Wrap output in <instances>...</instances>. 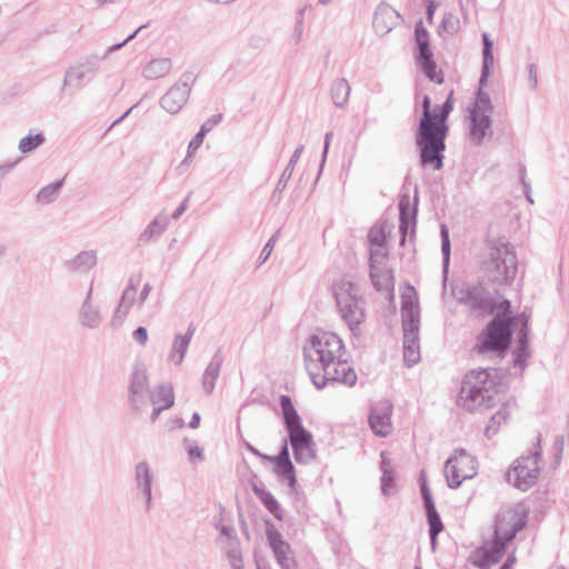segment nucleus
I'll return each mask as SVG.
<instances>
[{"label":"nucleus","instance_id":"f257e3e1","mask_svg":"<svg viewBox=\"0 0 569 569\" xmlns=\"http://www.w3.org/2000/svg\"><path fill=\"white\" fill-rule=\"evenodd\" d=\"M452 96V89L440 87L431 90L423 99L417 143L421 149L423 166L433 170L442 166L441 151L448 131L447 118L453 108Z\"/></svg>","mask_w":569,"mask_h":569},{"label":"nucleus","instance_id":"f03ea898","mask_svg":"<svg viewBox=\"0 0 569 569\" xmlns=\"http://www.w3.org/2000/svg\"><path fill=\"white\" fill-rule=\"evenodd\" d=\"M505 388L496 369L472 370L465 376L458 400L468 410L492 408L502 402Z\"/></svg>","mask_w":569,"mask_h":569},{"label":"nucleus","instance_id":"7ed1b4c3","mask_svg":"<svg viewBox=\"0 0 569 569\" xmlns=\"http://www.w3.org/2000/svg\"><path fill=\"white\" fill-rule=\"evenodd\" d=\"M280 406L296 460L302 463L311 461L316 457L311 433L302 427L289 396H281Z\"/></svg>","mask_w":569,"mask_h":569},{"label":"nucleus","instance_id":"20e7f679","mask_svg":"<svg viewBox=\"0 0 569 569\" xmlns=\"http://www.w3.org/2000/svg\"><path fill=\"white\" fill-rule=\"evenodd\" d=\"M341 348V341L333 333L313 336L305 348V365L310 377L320 376V369L339 358Z\"/></svg>","mask_w":569,"mask_h":569},{"label":"nucleus","instance_id":"39448f33","mask_svg":"<svg viewBox=\"0 0 569 569\" xmlns=\"http://www.w3.org/2000/svg\"><path fill=\"white\" fill-rule=\"evenodd\" d=\"M541 445L538 437L533 445V452L516 459L507 471V480L515 488L526 491L533 487L541 473Z\"/></svg>","mask_w":569,"mask_h":569},{"label":"nucleus","instance_id":"423d86ee","mask_svg":"<svg viewBox=\"0 0 569 569\" xmlns=\"http://www.w3.org/2000/svg\"><path fill=\"white\" fill-rule=\"evenodd\" d=\"M335 295L342 318L351 330H356L366 319L358 287L341 280L335 286Z\"/></svg>","mask_w":569,"mask_h":569},{"label":"nucleus","instance_id":"0eeeda50","mask_svg":"<svg viewBox=\"0 0 569 569\" xmlns=\"http://www.w3.org/2000/svg\"><path fill=\"white\" fill-rule=\"evenodd\" d=\"M483 270L499 284L513 280L517 273L515 252L507 244L490 247L488 258L483 261Z\"/></svg>","mask_w":569,"mask_h":569},{"label":"nucleus","instance_id":"6e6552de","mask_svg":"<svg viewBox=\"0 0 569 569\" xmlns=\"http://www.w3.org/2000/svg\"><path fill=\"white\" fill-rule=\"evenodd\" d=\"M527 516V510L521 506L500 510L495 518L493 531L490 537L508 546L517 532L526 526Z\"/></svg>","mask_w":569,"mask_h":569},{"label":"nucleus","instance_id":"1a4fd4ad","mask_svg":"<svg viewBox=\"0 0 569 569\" xmlns=\"http://www.w3.org/2000/svg\"><path fill=\"white\" fill-rule=\"evenodd\" d=\"M493 110L489 97L479 91L475 103L469 110L468 137L475 143H480L491 127L490 114Z\"/></svg>","mask_w":569,"mask_h":569},{"label":"nucleus","instance_id":"9d476101","mask_svg":"<svg viewBox=\"0 0 569 569\" xmlns=\"http://www.w3.org/2000/svg\"><path fill=\"white\" fill-rule=\"evenodd\" d=\"M476 459L463 450L456 451L445 467L446 477L451 488L459 487L463 481L477 475Z\"/></svg>","mask_w":569,"mask_h":569},{"label":"nucleus","instance_id":"9b49d317","mask_svg":"<svg viewBox=\"0 0 569 569\" xmlns=\"http://www.w3.org/2000/svg\"><path fill=\"white\" fill-rule=\"evenodd\" d=\"M511 323L507 319H492L483 333V339L478 347L479 352L495 351L502 353L510 345Z\"/></svg>","mask_w":569,"mask_h":569},{"label":"nucleus","instance_id":"f8f14e48","mask_svg":"<svg viewBox=\"0 0 569 569\" xmlns=\"http://www.w3.org/2000/svg\"><path fill=\"white\" fill-rule=\"evenodd\" d=\"M320 376L310 377L317 388H322L328 381L352 387L357 382V373L349 362L337 358L319 370Z\"/></svg>","mask_w":569,"mask_h":569},{"label":"nucleus","instance_id":"ddd939ff","mask_svg":"<svg viewBox=\"0 0 569 569\" xmlns=\"http://www.w3.org/2000/svg\"><path fill=\"white\" fill-rule=\"evenodd\" d=\"M507 546L491 537L477 548L469 557V561L479 569H490L505 556Z\"/></svg>","mask_w":569,"mask_h":569},{"label":"nucleus","instance_id":"4468645a","mask_svg":"<svg viewBox=\"0 0 569 569\" xmlns=\"http://www.w3.org/2000/svg\"><path fill=\"white\" fill-rule=\"evenodd\" d=\"M393 406L389 401L376 403L369 413L368 421L371 430L378 437H388L393 430Z\"/></svg>","mask_w":569,"mask_h":569},{"label":"nucleus","instance_id":"2eb2a0df","mask_svg":"<svg viewBox=\"0 0 569 569\" xmlns=\"http://www.w3.org/2000/svg\"><path fill=\"white\" fill-rule=\"evenodd\" d=\"M191 76L172 86L161 99V106L170 113H177L184 106L190 93Z\"/></svg>","mask_w":569,"mask_h":569},{"label":"nucleus","instance_id":"dca6fc26","mask_svg":"<svg viewBox=\"0 0 569 569\" xmlns=\"http://www.w3.org/2000/svg\"><path fill=\"white\" fill-rule=\"evenodd\" d=\"M371 280L377 290L389 291L393 288V274L388 267V254L370 257Z\"/></svg>","mask_w":569,"mask_h":569},{"label":"nucleus","instance_id":"f3484780","mask_svg":"<svg viewBox=\"0 0 569 569\" xmlns=\"http://www.w3.org/2000/svg\"><path fill=\"white\" fill-rule=\"evenodd\" d=\"M266 460H268L273 466V472L277 475L278 479L281 481H288V485L293 489L296 487V473L293 465L289 457V450L287 445L282 448L281 452L278 456H266Z\"/></svg>","mask_w":569,"mask_h":569},{"label":"nucleus","instance_id":"a211bd4d","mask_svg":"<svg viewBox=\"0 0 569 569\" xmlns=\"http://www.w3.org/2000/svg\"><path fill=\"white\" fill-rule=\"evenodd\" d=\"M400 16L390 6H380L373 17V28L379 34H387L399 24Z\"/></svg>","mask_w":569,"mask_h":569},{"label":"nucleus","instance_id":"6ab92c4d","mask_svg":"<svg viewBox=\"0 0 569 569\" xmlns=\"http://www.w3.org/2000/svg\"><path fill=\"white\" fill-rule=\"evenodd\" d=\"M491 299L481 288H472L465 299V305L472 317L480 318L489 312Z\"/></svg>","mask_w":569,"mask_h":569},{"label":"nucleus","instance_id":"aec40b11","mask_svg":"<svg viewBox=\"0 0 569 569\" xmlns=\"http://www.w3.org/2000/svg\"><path fill=\"white\" fill-rule=\"evenodd\" d=\"M251 489L259 498L261 503L267 508V510L274 516V518L281 520L282 519V509L277 501V499L262 487H259L257 482H251Z\"/></svg>","mask_w":569,"mask_h":569},{"label":"nucleus","instance_id":"412c9836","mask_svg":"<svg viewBox=\"0 0 569 569\" xmlns=\"http://www.w3.org/2000/svg\"><path fill=\"white\" fill-rule=\"evenodd\" d=\"M172 62L169 58H159L151 60L143 70V74L148 79L162 78L171 71Z\"/></svg>","mask_w":569,"mask_h":569},{"label":"nucleus","instance_id":"4be33fe9","mask_svg":"<svg viewBox=\"0 0 569 569\" xmlns=\"http://www.w3.org/2000/svg\"><path fill=\"white\" fill-rule=\"evenodd\" d=\"M419 63L425 72V74L433 81L436 84H442L443 82V73L440 69H438L436 61L432 58V52H426L425 54H419Z\"/></svg>","mask_w":569,"mask_h":569},{"label":"nucleus","instance_id":"5701e85b","mask_svg":"<svg viewBox=\"0 0 569 569\" xmlns=\"http://www.w3.org/2000/svg\"><path fill=\"white\" fill-rule=\"evenodd\" d=\"M152 402L156 406L157 413H159L161 410L169 409L174 402L172 386L164 385L158 387L152 392Z\"/></svg>","mask_w":569,"mask_h":569},{"label":"nucleus","instance_id":"b1692460","mask_svg":"<svg viewBox=\"0 0 569 569\" xmlns=\"http://www.w3.org/2000/svg\"><path fill=\"white\" fill-rule=\"evenodd\" d=\"M270 545L273 549L277 559L279 560L282 567L289 568L290 566V547L287 542H284L280 536L276 532H271L269 535Z\"/></svg>","mask_w":569,"mask_h":569},{"label":"nucleus","instance_id":"393cba45","mask_svg":"<svg viewBox=\"0 0 569 569\" xmlns=\"http://www.w3.org/2000/svg\"><path fill=\"white\" fill-rule=\"evenodd\" d=\"M370 257L387 254L386 234L381 228H372L369 232Z\"/></svg>","mask_w":569,"mask_h":569},{"label":"nucleus","instance_id":"a878e982","mask_svg":"<svg viewBox=\"0 0 569 569\" xmlns=\"http://www.w3.org/2000/svg\"><path fill=\"white\" fill-rule=\"evenodd\" d=\"M332 99L337 106H343L349 97L350 87L343 79L337 80L331 89Z\"/></svg>","mask_w":569,"mask_h":569},{"label":"nucleus","instance_id":"bb28decb","mask_svg":"<svg viewBox=\"0 0 569 569\" xmlns=\"http://www.w3.org/2000/svg\"><path fill=\"white\" fill-rule=\"evenodd\" d=\"M428 523L430 527V539L432 548H436L437 543V536L443 530V523L440 519V516L438 515L436 509H431V511L427 512Z\"/></svg>","mask_w":569,"mask_h":569},{"label":"nucleus","instance_id":"cd10ccee","mask_svg":"<svg viewBox=\"0 0 569 569\" xmlns=\"http://www.w3.org/2000/svg\"><path fill=\"white\" fill-rule=\"evenodd\" d=\"M460 20L451 12L445 13L439 27L440 34H453L459 30Z\"/></svg>","mask_w":569,"mask_h":569},{"label":"nucleus","instance_id":"c85d7f7f","mask_svg":"<svg viewBox=\"0 0 569 569\" xmlns=\"http://www.w3.org/2000/svg\"><path fill=\"white\" fill-rule=\"evenodd\" d=\"M510 302L508 300H501L496 303L490 302L489 312L495 315L493 319L502 318L507 319L509 323L512 322L513 318L511 317Z\"/></svg>","mask_w":569,"mask_h":569},{"label":"nucleus","instance_id":"c756f323","mask_svg":"<svg viewBox=\"0 0 569 569\" xmlns=\"http://www.w3.org/2000/svg\"><path fill=\"white\" fill-rule=\"evenodd\" d=\"M415 36L419 47V54H425L426 52L431 51L429 46V33L427 29L422 26V22L417 23Z\"/></svg>","mask_w":569,"mask_h":569},{"label":"nucleus","instance_id":"7c9ffc66","mask_svg":"<svg viewBox=\"0 0 569 569\" xmlns=\"http://www.w3.org/2000/svg\"><path fill=\"white\" fill-rule=\"evenodd\" d=\"M43 137L38 133L34 136H28L20 140L19 149L21 152L27 153L39 147L43 142Z\"/></svg>","mask_w":569,"mask_h":569},{"label":"nucleus","instance_id":"2f4dec72","mask_svg":"<svg viewBox=\"0 0 569 569\" xmlns=\"http://www.w3.org/2000/svg\"><path fill=\"white\" fill-rule=\"evenodd\" d=\"M137 478L139 482H142L146 487L148 495L150 493V475L147 465L141 463L137 467Z\"/></svg>","mask_w":569,"mask_h":569},{"label":"nucleus","instance_id":"473e14b6","mask_svg":"<svg viewBox=\"0 0 569 569\" xmlns=\"http://www.w3.org/2000/svg\"><path fill=\"white\" fill-rule=\"evenodd\" d=\"M483 44H485V50H483L485 69H488L489 64H491L493 61V57H492V51H491L492 42L490 41L487 33H483Z\"/></svg>","mask_w":569,"mask_h":569},{"label":"nucleus","instance_id":"72a5a7b5","mask_svg":"<svg viewBox=\"0 0 569 569\" xmlns=\"http://www.w3.org/2000/svg\"><path fill=\"white\" fill-rule=\"evenodd\" d=\"M403 356H405V360L409 365H413V363L418 362V360H419V351L413 345H409V346L405 347Z\"/></svg>","mask_w":569,"mask_h":569},{"label":"nucleus","instance_id":"f704fd0d","mask_svg":"<svg viewBox=\"0 0 569 569\" xmlns=\"http://www.w3.org/2000/svg\"><path fill=\"white\" fill-rule=\"evenodd\" d=\"M133 338L134 340L141 345L144 346L148 341V331L144 327H139L133 331Z\"/></svg>","mask_w":569,"mask_h":569},{"label":"nucleus","instance_id":"c9c22d12","mask_svg":"<svg viewBox=\"0 0 569 569\" xmlns=\"http://www.w3.org/2000/svg\"><path fill=\"white\" fill-rule=\"evenodd\" d=\"M526 345H527V339L523 336L519 340V355L517 356V359H516V362H518L521 367L523 366L525 358L527 357Z\"/></svg>","mask_w":569,"mask_h":569},{"label":"nucleus","instance_id":"e433bc0d","mask_svg":"<svg viewBox=\"0 0 569 569\" xmlns=\"http://www.w3.org/2000/svg\"><path fill=\"white\" fill-rule=\"evenodd\" d=\"M203 137H204V130L201 129L200 132H198L193 138L192 140L190 141L189 143V152H193L196 151L200 144L202 143L203 141Z\"/></svg>","mask_w":569,"mask_h":569},{"label":"nucleus","instance_id":"4c0bfd02","mask_svg":"<svg viewBox=\"0 0 569 569\" xmlns=\"http://www.w3.org/2000/svg\"><path fill=\"white\" fill-rule=\"evenodd\" d=\"M508 413V406L503 403V408L500 409L496 415H493L491 420L493 423L497 422L498 425H500L501 422H505L507 420Z\"/></svg>","mask_w":569,"mask_h":569},{"label":"nucleus","instance_id":"58836bf2","mask_svg":"<svg viewBox=\"0 0 569 569\" xmlns=\"http://www.w3.org/2000/svg\"><path fill=\"white\" fill-rule=\"evenodd\" d=\"M421 491H422L423 501H425V506H426L427 512L431 511V509H436L435 505L432 502V499H431L430 491L427 488V486H422Z\"/></svg>","mask_w":569,"mask_h":569},{"label":"nucleus","instance_id":"ea45409f","mask_svg":"<svg viewBox=\"0 0 569 569\" xmlns=\"http://www.w3.org/2000/svg\"><path fill=\"white\" fill-rule=\"evenodd\" d=\"M441 236H442V251H443L445 256L448 257L449 251H450V241H449V233H448V230L446 227H442Z\"/></svg>","mask_w":569,"mask_h":569},{"label":"nucleus","instance_id":"a19ab883","mask_svg":"<svg viewBox=\"0 0 569 569\" xmlns=\"http://www.w3.org/2000/svg\"><path fill=\"white\" fill-rule=\"evenodd\" d=\"M426 1H427V19H428L429 23H432L433 16L438 8V3L435 0H426Z\"/></svg>","mask_w":569,"mask_h":569},{"label":"nucleus","instance_id":"79ce46f5","mask_svg":"<svg viewBox=\"0 0 569 569\" xmlns=\"http://www.w3.org/2000/svg\"><path fill=\"white\" fill-rule=\"evenodd\" d=\"M147 381V378L143 375L136 376L131 389L133 393H137L139 391V388H142Z\"/></svg>","mask_w":569,"mask_h":569},{"label":"nucleus","instance_id":"37998d69","mask_svg":"<svg viewBox=\"0 0 569 569\" xmlns=\"http://www.w3.org/2000/svg\"><path fill=\"white\" fill-rule=\"evenodd\" d=\"M188 453H189L190 459H192V460L201 459V457H202L201 449L197 446L190 447L188 449Z\"/></svg>","mask_w":569,"mask_h":569},{"label":"nucleus","instance_id":"c03bdc74","mask_svg":"<svg viewBox=\"0 0 569 569\" xmlns=\"http://www.w3.org/2000/svg\"><path fill=\"white\" fill-rule=\"evenodd\" d=\"M273 246H274V239L272 238L268 241V243L263 248L262 252L266 254L264 259H267L270 256V253L273 249Z\"/></svg>","mask_w":569,"mask_h":569},{"label":"nucleus","instance_id":"a18cd8bd","mask_svg":"<svg viewBox=\"0 0 569 569\" xmlns=\"http://www.w3.org/2000/svg\"><path fill=\"white\" fill-rule=\"evenodd\" d=\"M188 339L186 337H178L174 341L176 347H180L181 349H186L188 346Z\"/></svg>","mask_w":569,"mask_h":569},{"label":"nucleus","instance_id":"49530a36","mask_svg":"<svg viewBox=\"0 0 569 569\" xmlns=\"http://www.w3.org/2000/svg\"><path fill=\"white\" fill-rule=\"evenodd\" d=\"M218 371H219V368L218 366L216 365H210L209 368L207 369V376H211L212 378H216V376L218 375Z\"/></svg>","mask_w":569,"mask_h":569},{"label":"nucleus","instance_id":"de8ad7c7","mask_svg":"<svg viewBox=\"0 0 569 569\" xmlns=\"http://www.w3.org/2000/svg\"><path fill=\"white\" fill-rule=\"evenodd\" d=\"M199 425H200V417H199V415H198V413H194V415H193V417H192V419H191V421H190V423H189V426H190L191 428H198V427H199Z\"/></svg>","mask_w":569,"mask_h":569},{"label":"nucleus","instance_id":"09e8293b","mask_svg":"<svg viewBox=\"0 0 569 569\" xmlns=\"http://www.w3.org/2000/svg\"><path fill=\"white\" fill-rule=\"evenodd\" d=\"M416 569H421L420 567H417Z\"/></svg>","mask_w":569,"mask_h":569}]
</instances>
